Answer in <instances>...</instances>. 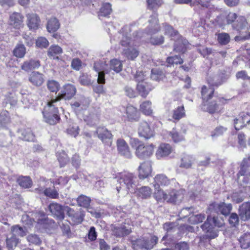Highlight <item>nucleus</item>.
I'll list each match as a JSON object with an SVG mask.
<instances>
[{
  "instance_id": "nucleus-1",
  "label": "nucleus",
  "mask_w": 250,
  "mask_h": 250,
  "mask_svg": "<svg viewBox=\"0 0 250 250\" xmlns=\"http://www.w3.org/2000/svg\"><path fill=\"white\" fill-rule=\"evenodd\" d=\"M207 83L209 87L203 85L201 88V105L206 107V111L210 114L220 113L224 109V105L228 104L229 99L224 97H218L216 100H211L214 97L215 88L218 87L223 83L222 82H213L211 79L207 80Z\"/></svg>"
},
{
  "instance_id": "nucleus-2",
  "label": "nucleus",
  "mask_w": 250,
  "mask_h": 250,
  "mask_svg": "<svg viewBox=\"0 0 250 250\" xmlns=\"http://www.w3.org/2000/svg\"><path fill=\"white\" fill-rule=\"evenodd\" d=\"M225 222L223 217L220 216H208L207 220L201 226V228L205 232L206 235L203 238L211 240L218 237V230L215 228H222L225 227Z\"/></svg>"
},
{
  "instance_id": "nucleus-3",
  "label": "nucleus",
  "mask_w": 250,
  "mask_h": 250,
  "mask_svg": "<svg viewBox=\"0 0 250 250\" xmlns=\"http://www.w3.org/2000/svg\"><path fill=\"white\" fill-rule=\"evenodd\" d=\"M185 196V191L183 189H172L168 193L164 190H159L155 193V199L158 202L176 205L182 202Z\"/></svg>"
},
{
  "instance_id": "nucleus-4",
  "label": "nucleus",
  "mask_w": 250,
  "mask_h": 250,
  "mask_svg": "<svg viewBox=\"0 0 250 250\" xmlns=\"http://www.w3.org/2000/svg\"><path fill=\"white\" fill-rule=\"evenodd\" d=\"M58 103L52 99L47 103L42 111L45 122L50 125H55L61 120L58 108L56 107Z\"/></svg>"
},
{
  "instance_id": "nucleus-5",
  "label": "nucleus",
  "mask_w": 250,
  "mask_h": 250,
  "mask_svg": "<svg viewBox=\"0 0 250 250\" xmlns=\"http://www.w3.org/2000/svg\"><path fill=\"white\" fill-rule=\"evenodd\" d=\"M130 144L132 148L135 149L136 156L141 159L147 158L153 153L154 145L153 144L145 146L137 138L131 139Z\"/></svg>"
},
{
  "instance_id": "nucleus-6",
  "label": "nucleus",
  "mask_w": 250,
  "mask_h": 250,
  "mask_svg": "<svg viewBox=\"0 0 250 250\" xmlns=\"http://www.w3.org/2000/svg\"><path fill=\"white\" fill-rule=\"evenodd\" d=\"M115 178L121 186L117 187V190L118 192L122 188V187H125L128 190L133 189L135 187L136 177L132 173L127 171L118 173L116 175Z\"/></svg>"
},
{
  "instance_id": "nucleus-7",
  "label": "nucleus",
  "mask_w": 250,
  "mask_h": 250,
  "mask_svg": "<svg viewBox=\"0 0 250 250\" xmlns=\"http://www.w3.org/2000/svg\"><path fill=\"white\" fill-rule=\"evenodd\" d=\"M241 176L244 177L243 181L245 183H248L250 181V155H247L243 158L239 165V170L236 177L238 182Z\"/></svg>"
},
{
  "instance_id": "nucleus-8",
  "label": "nucleus",
  "mask_w": 250,
  "mask_h": 250,
  "mask_svg": "<svg viewBox=\"0 0 250 250\" xmlns=\"http://www.w3.org/2000/svg\"><path fill=\"white\" fill-rule=\"evenodd\" d=\"M23 21L24 16L21 13L14 12L9 15L8 23L9 25L17 30L15 32V36L20 35V31L24 26Z\"/></svg>"
},
{
  "instance_id": "nucleus-9",
  "label": "nucleus",
  "mask_w": 250,
  "mask_h": 250,
  "mask_svg": "<svg viewBox=\"0 0 250 250\" xmlns=\"http://www.w3.org/2000/svg\"><path fill=\"white\" fill-rule=\"evenodd\" d=\"M232 205L230 203L227 204L224 202L217 203L213 202L210 203L208 209L210 213H220L225 216L229 215L232 209Z\"/></svg>"
},
{
  "instance_id": "nucleus-10",
  "label": "nucleus",
  "mask_w": 250,
  "mask_h": 250,
  "mask_svg": "<svg viewBox=\"0 0 250 250\" xmlns=\"http://www.w3.org/2000/svg\"><path fill=\"white\" fill-rule=\"evenodd\" d=\"M77 89L76 87L70 83L63 85L59 93L58 96L56 97L54 101L59 102L61 100H70L76 95Z\"/></svg>"
},
{
  "instance_id": "nucleus-11",
  "label": "nucleus",
  "mask_w": 250,
  "mask_h": 250,
  "mask_svg": "<svg viewBox=\"0 0 250 250\" xmlns=\"http://www.w3.org/2000/svg\"><path fill=\"white\" fill-rule=\"evenodd\" d=\"M175 179H169L164 174H157L154 178L153 187L154 188V197L155 198V193L159 190H164L161 187H168Z\"/></svg>"
},
{
  "instance_id": "nucleus-12",
  "label": "nucleus",
  "mask_w": 250,
  "mask_h": 250,
  "mask_svg": "<svg viewBox=\"0 0 250 250\" xmlns=\"http://www.w3.org/2000/svg\"><path fill=\"white\" fill-rule=\"evenodd\" d=\"M26 25L30 31L36 32L40 28L41 20L38 14L30 12L26 14Z\"/></svg>"
},
{
  "instance_id": "nucleus-13",
  "label": "nucleus",
  "mask_w": 250,
  "mask_h": 250,
  "mask_svg": "<svg viewBox=\"0 0 250 250\" xmlns=\"http://www.w3.org/2000/svg\"><path fill=\"white\" fill-rule=\"evenodd\" d=\"M124 116L128 122H138L140 120L139 110L131 104H128L125 107Z\"/></svg>"
},
{
  "instance_id": "nucleus-14",
  "label": "nucleus",
  "mask_w": 250,
  "mask_h": 250,
  "mask_svg": "<svg viewBox=\"0 0 250 250\" xmlns=\"http://www.w3.org/2000/svg\"><path fill=\"white\" fill-rule=\"evenodd\" d=\"M250 124V115L246 112H240L233 119L234 127L236 130L242 129Z\"/></svg>"
},
{
  "instance_id": "nucleus-15",
  "label": "nucleus",
  "mask_w": 250,
  "mask_h": 250,
  "mask_svg": "<svg viewBox=\"0 0 250 250\" xmlns=\"http://www.w3.org/2000/svg\"><path fill=\"white\" fill-rule=\"evenodd\" d=\"M158 241V237L155 235H152L150 239L146 237L140 238L136 241V243L141 248L150 250L157 244Z\"/></svg>"
},
{
  "instance_id": "nucleus-16",
  "label": "nucleus",
  "mask_w": 250,
  "mask_h": 250,
  "mask_svg": "<svg viewBox=\"0 0 250 250\" xmlns=\"http://www.w3.org/2000/svg\"><path fill=\"white\" fill-rule=\"evenodd\" d=\"M98 138L103 143L110 146L113 135L111 132L103 126H99L96 130Z\"/></svg>"
},
{
  "instance_id": "nucleus-17",
  "label": "nucleus",
  "mask_w": 250,
  "mask_h": 250,
  "mask_svg": "<svg viewBox=\"0 0 250 250\" xmlns=\"http://www.w3.org/2000/svg\"><path fill=\"white\" fill-rule=\"evenodd\" d=\"M50 212L54 217L62 221L64 218L63 207L57 202H52L48 206Z\"/></svg>"
},
{
  "instance_id": "nucleus-18",
  "label": "nucleus",
  "mask_w": 250,
  "mask_h": 250,
  "mask_svg": "<svg viewBox=\"0 0 250 250\" xmlns=\"http://www.w3.org/2000/svg\"><path fill=\"white\" fill-rule=\"evenodd\" d=\"M116 146L118 152L121 155L127 158H130L132 157L130 148L124 139H118L117 140Z\"/></svg>"
},
{
  "instance_id": "nucleus-19",
  "label": "nucleus",
  "mask_w": 250,
  "mask_h": 250,
  "mask_svg": "<svg viewBox=\"0 0 250 250\" xmlns=\"http://www.w3.org/2000/svg\"><path fill=\"white\" fill-rule=\"evenodd\" d=\"M154 87L149 82L142 81L137 84L136 90L138 94L143 98H146Z\"/></svg>"
},
{
  "instance_id": "nucleus-20",
  "label": "nucleus",
  "mask_w": 250,
  "mask_h": 250,
  "mask_svg": "<svg viewBox=\"0 0 250 250\" xmlns=\"http://www.w3.org/2000/svg\"><path fill=\"white\" fill-rule=\"evenodd\" d=\"M188 42L184 37L179 35L175 41L173 51L179 53L184 54L187 51Z\"/></svg>"
},
{
  "instance_id": "nucleus-21",
  "label": "nucleus",
  "mask_w": 250,
  "mask_h": 250,
  "mask_svg": "<svg viewBox=\"0 0 250 250\" xmlns=\"http://www.w3.org/2000/svg\"><path fill=\"white\" fill-rule=\"evenodd\" d=\"M138 133L140 136L146 139H149L154 136V130L151 128L149 125L146 121H142L140 123Z\"/></svg>"
},
{
  "instance_id": "nucleus-22",
  "label": "nucleus",
  "mask_w": 250,
  "mask_h": 250,
  "mask_svg": "<svg viewBox=\"0 0 250 250\" xmlns=\"http://www.w3.org/2000/svg\"><path fill=\"white\" fill-rule=\"evenodd\" d=\"M139 178L141 180H144L148 178L152 171L151 162L149 161H144L140 164L139 166Z\"/></svg>"
},
{
  "instance_id": "nucleus-23",
  "label": "nucleus",
  "mask_w": 250,
  "mask_h": 250,
  "mask_svg": "<svg viewBox=\"0 0 250 250\" xmlns=\"http://www.w3.org/2000/svg\"><path fill=\"white\" fill-rule=\"evenodd\" d=\"M66 212L67 215L71 218L75 224H80L83 222L85 217L84 211L76 212L72 208L67 207Z\"/></svg>"
},
{
  "instance_id": "nucleus-24",
  "label": "nucleus",
  "mask_w": 250,
  "mask_h": 250,
  "mask_svg": "<svg viewBox=\"0 0 250 250\" xmlns=\"http://www.w3.org/2000/svg\"><path fill=\"white\" fill-rule=\"evenodd\" d=\"M171 145L167 143H161L156 152V157L160 159L169 156L173 151Z\"/></svg>"
},
{
  "instance_id": "nucleus-25",
  "label": "nucleus",
  "mask_w": 250,
  "mask_h": 250,
  "mask_svg": "<svg viewBox=\"0 0 250 250\" xmlns=\"http://www.w3.org/2000/svg\"><path fill=\"white\" fill-rule=\"evenodd\" d=\"M238 214L240 219L243 221L250 220V202H245L239 206Z\"/></svg>"
},
{
  "instance_id": "nucleus-26",
  "label": "nucleus",
  "mask_w": 250,
  "mask_h": 250,
  "mask_svg": "<svg viewBox=\"0 0 250 250\" xmlns=\"http://www.w3.org/2000/svg\"><path fill=\"white\" fill-rule=\"evenodd\" d=\"M29 81L33 85L40 86L44 82V76L38 71H33L29 77Z\"/></svg>"
},
{
  "instance_id": "nucleus-27",
  "label": "nucleus",
  "mask_w": 250,
  "mask_h": 250,
  "mask_svg": "<svg viewBox=\"0 0 250 250\" xmlns=\"http://www.w3.org/2000/svg\"><path fill=\"white\" fill-rule=\"evenodd\" d=\"M232 28L238 32H240L245 29H250V25L245 16H238Z\"/></svg>"
},
{
  "instance_id": "nucleus-28",
  "label": "nucleus",
  "mask_w": 250,
  "mask_h": 250,
  "mask_svg": "<svg viewBox=\"0 0 250 250\" xmlns=\"http://www.w3.org/2000/svg\"><path fill=\"white\" fill-rule=\"evenodd\" d=\"M186 115L184 105L182 104L172 110L171 112L172 119H171V121H172L173 123H178L181 119L184 118Z\"/></svg>"
},
{
  "instance_id": "nucleus-29",
  "label": "nucleus",
  "mask_w": 250,
  "mask_h": 250,
  "mask_svg": "<svg viewBox=\"0 0 250 250\" xmlns=\"http://www.w3.org/2000/svg\"><path fill=\"white\" fill-rule=\"evenodd\" d=\"M41 66V62L39 60L30 59L24 61L21 65V69L25 71L28 72L32 70L38 69Z\"/></svg>"
},
{
  "instance_id": "nucleus-30",
  "label": "nucleus",
  "mask_w": 250,
  "mask_h": 250,
  "mask_svg": "<svg viewBox=\"0 0 250 250\" xmlns=\"http://www.w3.org/2000/svg\"><path fill=\"white\" fill-rule=\"evenodd\" d=\"M157 16V14H156L155 15H152L151 19L149 20L148 30L151 34L158 33L161 30V26Z\"/></svg>"
},
{
  "instance_id": "nucleus-31",
  "label": "nucleus",
  "mask_w": 250,
  "mask_h": 250,
  "mask_svg": "<svg viewBox=\"0 0 250 250\" xmlns=\"http://www.w3.org/2000/svg\"><path fill=\"white\" fill-rule=\"evenodd\" d=\"M122 54L128 60L133 61L139 55V51L135 47L129 46L124 49Z\"/></svg>"
},
{
  "instance_id": "nucleus-32",
  "label": "nucleus",
  "mask_w": 250,
  "mask_h": 250,
  "mask_svg": "<svg viewBox=\"0 0 250 250\" xmlns=\"http://www.w3.org/2000/svg\"><path fill=\"white\" fill-rule=\"evenodd\" d=\"M140 111L145 115L152 116L153 109L152 108V103L150 101L146 100L140 104Z\"/></svg>"
},
{
  "instance_id": "nucleus-33",
  "label": "nucleus",
  "mask_w": 250,
  "mask_h": 250,
  "mask_svg": "<svg viewBox=\"0 0 250 250\" xmlns=\"http://www.w3.org/2000/svg\"><path fill=\"white\" fill-rule=\"evenodd\" d=\"M185 132H179L175 128H173L169 133V136L174 143H179L185 141Z\"/></svg>"
},
{
  "instance_id": "nucleus-34",
  "label": "nucleus",
  "mask_w": 250,
  "mask_h": 250,
  "mask_svg": "<svg viewBox=\"0 0 250 250\" xmlns=\"http://www.w3.org/2000/svg\"><path fill=\"white\" fill-rule=\"evenodd\" d=\"M164 29V34L165 35H168L171 40H174V38H176L180 35L178 30H175L174 27L167 22L163 23Z\"/></svg>"
},
{
  "instance_id": "nucleus-35",
  "label": "nucleus",
  "mask_w": 250,
  "mask_h": 250,
  "mask_svg": "<svg viewBox=\"0 0 250 250\" xmlns=\"http://www.w3.org/2000/svg\"><path fill=\"white\" fill-rule=\"evenodd\" d=\"M57 159L59 162L61 168L64 167L69 162V158L64 150L58 151L56 153Z\"/></svg>"
},
{
  "instance_id": "nucleus-36",
  "label": "nucleus",
  "mask_w": 250,
  "mask_h": 250,
  "mask_svg": "<svg viewBox=\"0 0 250 250\" xmlns=\"http://www.w3.org/2000/svg\"><path fill=\"white\" fill-rule=\"evenodd\" d=\"M166 78L165 73L163 70L158 68H153L151 69L150 78L153 81L160 82Z\"/></svg>"
},
{
  "instance_id": "nucleus-37",
  "label": "nucleus",
  "mask_w": 250,
  "mask_h": 250,
  "mask_svg": "<svg viewBox=\"0 0 250 250\" xmlns=\"http://www.w3.org/2000/svg\"><path fill=\"white\" fill-rule=\"evenodd\" d=\"M76 201L79 206L83 207L85 208H89L91 202V198L83 194L79 195Z\"/></svg>"
},
{
  "instance_id": "nucleus-38",
  "label": "nucleus",
  "mask_w": 250,
  "mask_h": 250,
  "mask_svg": "<svg viewBox=\"0 0 250 250\" xmlns=\"http://www.w3.org/2000/svg\"><path fill=\"white\" fill-rule=\"evenodd\" d=\"M17 182L21 187L27 188L31 187L33 182L29 176H19L17 179Z\"/></svg>"
},
{
  "instance_id": "nucleus-39",
  "label": "nucleus",
  "mask_w": 250,
  "mask_h": 250,
  "mask_svg": "<svg viewBox=\"0 0 250 250\" xmlns=\"http://www.w3.org/2000/svg\"><path fill=\"white\" fill-rule=\"evenodd\" d=\"M151 189L147 186H143L137 190V195L142 199H146L150 197Z\"/></svg>"
},
{
  "instance_id": "nucleus-40",
  "label": "nucleus",
  "mask_w": 250,
  "mask_h": 250,
  "mask_svg": "<svg viewBox=\"0 0 250 250\" xmlns=\"http://www.w3.org/2000/svg\"><path fill=\"white\" fill-rule=\"evenodd\" d=\"M147 8L151 11H157L164 3L163 0H146Z\"/></svg>"
},
{
  "instance_id": "nucleus-41",
  "label": "nucleus",
  "mask_w": 250,
  "mask_h": 250,
  "mask_svg": "<svg viewBox=\"0 0 250 250\" xmlns=\"http://www.w3.org/2000/svg\"><path fill=\"white\" fill-rule=\"evenodd\" d=\"M60 27L59 21L56 18L49 19L47 24V31L50 33L56 32Z\"/></svg>"
},
{
  "instance_id": "nucleus-42",
  "label": "nucleus",
  "mask_w": 250,
  "mask_h": 250,
  "mask_svg": "<svg viewBox=\"0 0 250 250\" xmlns=\"http://www.w3.org/2000/svg\"><path fill=\"white\" fill-rule=\"evenodd\" d=\"M216 36L217 37V42L222 45H226L230 42L229 35L226 32L216 33Z\"/></svg>"
},
{
  "instance_id": "nucleus-43",
  "label": "nucleus",
  "mask_w": 250,
  "mask_h": 250,
  "mask_svg": "<svg viewBox=\"0 0 250 250\" xmlns=\"http://www.w3.org/2000/svg\"><path fill=\"white\" fill-rule=\"evenodd\" d=\"M241 248L247 249L250 247V233L243 234L239 239Z\"/></svg>"
},
{
  "instance_id": "nucleus-44",
  "label": "nucleus",
  "mask_w": 250,
  "mask_h": 250,
  "mask_svg": "<svg viewBox=\"0 0 250 250\" xmlns=\"http://www.w3.org/2000/svg\"><path fill=\"white\" fill-rule=\"evenodd\" d=\"M111 12V5L109 3H105L100 8L98 12V16L106 17L109 16Z\"/></svg>"
},
{
  "instance_id": "nucleus-45",
  "label": "nucleus",
  "mask_w": 250,
  "mask_h": 250,
  "mask_svg": "<svg viewBox=\"0 0 250 250\" xmlns=\"http://www.w3.org/2000/svg\"><path fill=\"white\" fill-rule=\"evenodd\" d=\"M206 218L204 213L191 215L188 219L191 224L196 225L203 222Z\"/></svg>"
},
{
  "instance_id": "nucleus-46",
  "label": "nucleus",
  "mask_w": 250,
  "mask_h": 250,
  "mask_svg": "<svg viewBox=\"0 0 250 250\" xmlns=\"http://www.w3.org/2000/svg\"><path fill=\"white\" fill-rule=\"evenodd\" d=\"M23 140L26 141H34L35 136L30 128H25L23 130L21 133Z\"/></svg>"
},
{
  "instance_id": "nucleus-47",
  "label": "nucleus",
  "mask_w": 250,
  "mask_h": 250,
  "mask_svg": "<svg viewBox=\"0 0 250 250\" xmlns=\"http://www.w3.org/2000/svg\"><path fill=\"white\" fill-rule=\"evenodd\" d=\"M17 97L14 92H9L5 95L4 102L6 104H10L12 106L15 105L17 103Z\"/></svg>"
},
{
  "instance_id": "nucleus-48",
  "label": "nucleus",
  "mask_w": 250,
  "mask_h": 250,
  "mask_svg": "<svg viewBox=\"0 0 250 250\" xmlns=\"http://www.w3.org/2000/svg\"><path fill=\"white\" fill-rule=\"evenodd\" d=\"M110 67L117 73L120 72L123 69V64L121 61L113 59L110 61Z\"/></svg>"
},
{
  "instance_id": "nucleus-49",
  "label": "nucleus",
  "mask_w": 250,
  "mask_h": 250,
  "mask_svg": "<svg viewBox=\"0 0 250 250\" xmlns=\"http://www.w3.org/2000/svg\"><path fill=\"white\" fill-rule=\"evenodd\" d=\"M13 55L16 57L21 58L23 57L25 54V47L23 44H17L13 50Z\"/></svg>"
},
{
  "instance_id": "nucleus-50",
  "label": "nucleus",
  "mask_w": 250,
  "mask_h": 250,
  "mask_svg": "<svg viewBox=\"0 0 250 250\" xmlns=\"http://www.w3.org/2000/svg\"><path fill=\"white\" fill-rule=\"evenodd\" d=\"M19 243V239L16 237L15 234H13L11 237L6 239V246L9 250L13 249L16 247Z\"/></svg>"
},
{
  "instance_id": "nucleus-51",
  "label": "nucleus",
  "mask_w": 250,
  "mask_h": 250,
  "mask_svg": "<svg viewBox=\"0 0 250 250\" xmlns=\"http://www.w3.org/2000/svg\"><path fill=\"white\" fill-rule=\"evenodd\" d=\"M165 42V38L162 35L151 36L149 39V42L153 45H160Z\"/></svg>"
},
{
  "instance_id": "nucleus-52",
  "label": "nucleus",
  "mask_w": 250,
  "mask_h": 250,
  "mask_svg": "<svg viewBox=\"0 0 250 250\" xmlns=\"http://www.w3.org/2000/svg\"><path fill=\"white\" fill-rule=\"evenodd\" d=\"M166 62L169 65H171L174 64H181L183 62V60L180 56L175 55L167 57Z\"/></svg>"
},
{
  "instance_id": "nucleus-53",
  "label": "nucleus",
  "mask_w": 250,
  "mask_h": 250,
  "mask_svg": "<svg viewBox=\"0 0 250 250\" xmlns=\"http://www.w3.org/2000/svg\"><path fill=\"white\" fill-rule=\"evenodd\" d=\"M43 194L45 196L51 199H57L59 198V193L58 191L54 188H48L44 189Z\"/></svg>"
},
{
  "instance_id": "nucleus-54",
  "label": "nucleus",
  "mask_w": 250,
  "mask_h": 250,
  "mask_svg": "<svg viewBox=\"0 0 250 250\" xmlns=\"http://www.w3.org/2000/svg\"><path fill=\"white\" fill-rule=\"evenodd\" d=\"M238 143L241 147H246L247 142L248 141L249 145H250V138L248 140L246 135L243 132H240L237 134Z\"/></svg>"
},
{
  "instance_id": "nucleus-55",
  "label": "nucleus",
  "mask_w": 250,
  "mask_h": 250,
  "mask_svg": "<svg viewBox=\"0 0 250 250\" xmlns=\"http://www.w3.org/2000/svg\"><path fill=\"white\" fill-rule=\"evenodd\" d=\"M11 122L9 112L7 110L2 111L0 113V125H5Z\"/></svg>"
},
{
  "instance_id": "nucleus-56",
  "label": "nucleus",
  "mask_w": 250,
  "mask_h": 250,
  "mask_svg": "<svg viewBox=\"0 0 250 250\" xmlns=\"http://www.w3.org/2000/svg\"><path fill=\"white\" fill-rule=\"evenodd\" d=\"M62 50L61 47L57 45H51L48 51L49 56L54 57L62 53Z\"/></svg>"
},
{
  "instance_id": "nucleus-57",
  "label": "nucleus",
  "mask_w": 250,
  "mask_h": 250,
  "mask_svg": "<svg viewBox=\"0 0 250 250\" xmlns=\"http://www.w3.org/2000/svg\"><path fill=\"white\" fill-rule=\"evenodd\" d=\"M227 131V128L223 126H218L216 127L211 133V136L212 137H219L223 135Z\"/></svg>"
},
{
  "instance_id": "nucleus-58",
  "label": "nucleus",
  "mask_w": 250,
  "mask_h": 250,
  "mask_svg": "<svg viewBox=\"0 0 250 250\" xmlns=\"http://www.w3.org/2000/svg\"><path fill=\"white\" fill-rule=\"evenodd\" d=\"M131 231L125 227H118L115 229V235L117 237H124L129 234Z\"/></svg>"
},
{
  "instance_id": "nucleus-59",
  "label": "nucleus",
  "mask_w": 250,
  "mask_h": 250,
  "mask_svg": "<svg viewBox=\"0 0 250 250\" xmlns=\"http://www.w3.org/2000/svg\"><path fill=\"white\" fill-rule=\"evenodd\" d=\"M36 45L38 48H46L49 45V42L45 38L41 37L36 40Z\"/></svg>"
},
{
  "instance_id": "nucleus-60",
  "label": "nucleus",
  "mask_w": 250,
  "mask_h": 250,
  "mask_svg": "<svg viewBox=\"0 0 250 250\" xmlns=\"http://www.w3.org/2000/svg\"><path fill=\"white\" fill-rule=\"evenodd\" d=\"M47 88L51 92L56 93L60 89L59 83L54 80L49 81L47 83Z\"/></svg>"
},
{
  "instance_id": "nucleus-61",
  "label": "nucleus",
  "mask_w": 250,
  "mask_h": 250,
  "mask_svg": "<svg viewBox=\"0 0 250 250\" xmlns=\"http://www.w3.org/2000/svg\"><path fill=\"white\" fill-rule=\"evenodd\" d=\"M79 82L81 85L89 86L92 84L91 79L87 73H83L79 77Z\"/></svg>"
},
{
  "instance_id": "nucleus-62",
  "label": "nucleus",
  "mask_w": 250,
  "mask_h": 250,
  "mask_svg": "<svg viewBox=\"0 0 250 250\" xmlns=\"http://www.w3.org/2000/svg\"><path fill=\"white\" fill-rule=\"evenodd\" d=\"M191 158L188 155H185L181 159L180 167L185 168H188L191 166Z\"/></svg>"
},
{
  "instance_id": "nucleus-63",
  "label": "nucleus",
  "mask_w": 250,
  "mask_h": 250,
  "mask_svg": "<svg viewBox=\"0 0 250 250\" xmlns=\"http://www.w3.org/2000/svg\"><path fill=\"white\" fill-rule=\"evenodd\" d=\"M27 241L30 243L36 245H40L42 241L38 235L30 234L27 237Z\"/></svg>"
},
{
  "instance_id": "nucleus-64",
  "label": "nucleus",
  "mask_w": 250,
  "mask_h": 250,
  "mask_svg": "<svg viewBox=\"0 0 250 250\" xmlns=\"http://www.w3.org/2000/svg\"><path fill=\"white\" fill-rule=\"evenodd\" d=\"M238 16L234 12H229L226 16V21H227V24H231L232 27H233V24L234 23L236 20L237 19Z\"/></svg>"
}]
</instances>
